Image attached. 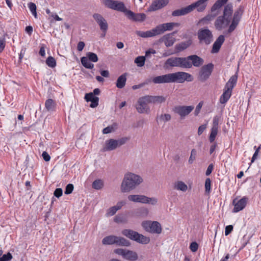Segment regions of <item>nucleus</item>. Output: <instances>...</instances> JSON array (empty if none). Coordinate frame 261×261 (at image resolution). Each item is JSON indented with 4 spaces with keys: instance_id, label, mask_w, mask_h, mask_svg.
<instances>
[{
    "instance_id": "obj_51",
    "label": "nucleus",
    "mask_w": 261,
    "mask_h": 261,
    "mask_svg": "<svg viewBox=\"0 0 261 261\" xmlns=\"http://www.w3.org/2000/svg\"><path fill=\"white\" fill-rule=\"evenodd\" d=\"M171 119V116L169 114H163L160 116V119L163 122L169 121Z\"/></svg>"
},
{
    "instance_id": "obj_5",
    "label": "nucleus",
    "mask_w": 261,
    "mask_h": 261,
    "mask_svg": "<svg viewBox=\"0 0 261 261\" xmlns=\"http://www.w3.org/2000/svg\"><path fill=\"white\" fill-rule=\"evenodd\" d=\"M141 226L147 232L160 234L162 232L161 224L156 221L145 220L141 223Z\"/></svg>"
},
{
    "instance_id": "obj_37",
    "label": "nucleus",
    "mask_w": 261,
    "mask_h": 261,
    "mask_svg": "<svg viewBox=\"0 0 261 261\" xmlns=\"http://www.w3.org/2000/svg\"><path fill=\"white\" fill-rule=\"evenodd\" d=\"M191 44V41L188 40L186 42H181L176 45V49L178 51H180L188 48Z\"/></svg>"
},
{
    "instance_id": "obj_22",
    "label": "nucleus",
    "mask_w": 261,
    "mask_h": 261,
    "mask_svg": "<svg viewBox=\"0 0 261 261\" xmlns=\"http://www.w3.org/2000/svg\"><path fill=\"white\" fill-rule=\"evenodd\" d=\"M179 57H171L167 60L164 64V67L168 68L169 67H179Z\"/></svg>"
},
{
    "instance_id": "obj_58",
    "label": "nucleus",
    "mask_w": 261,
    "mask_h": 261,
    "mask_svg": "<svg viewBox=\"0 0 261 261\" xmlns=\"http://www.w3.org/2000/svg\"><path fill=\"white\" fill-rule=\"evenodd\" d=\"M125 204V202L124 201H120L118 202L114 206L115 207L117 211H119L122 208V207Z\"/></svg>"
},
{
    "instance_id": "obj_50",
    "label": "nucleus",
    "mask_w": 261,
    "mask_h": 261,
    "mask_svg": "<svg viewBox=\"0 0 261 261\" xmlns=\"http://www.w3.org/2000/svg\"><path fill=\"white\" fill-rule=\"evenodd\" d=\"M140 215L146 217L149 215V210L145 207H142L139 209Z\"/></svg>"
},
{
    "instance_id": "obj_21",
    "label": "nucleus",
    "mask_w": 261,
    "mask_h": 261,
    "mask_svg": "<svg viewBox=\"0 0 261 261\" xmlns=\"http://www.w3.org/2000/svg\"><path fill=\"white\" fill-rule=\"evenodd\" d=\"M225 40V37L223 35H220L215 41L213 45L211 53L213 54L217 53L219 51L222 44L223 43Z\"/></svg>"
},
{
    "instance_id": "obj_36",
    "label": "nucleus",
    "mask_w": 261,
    "mask_h": 261,
    "mask_svg": "<svg viewBox=\"0 0 261 261\" xmlns=\"http://www.w3.org/2000/svg\"><path fill=\"white\" fill-rule=\"evenodd\" d=\"M45 106L48 111H54L55 110L56 104L53 99H48L46 101Z\"/></svg>"
},
{
    "instance_id": "obj_33",
    "label": "nucleus",
    "mask_w": 261,
    "mask_h": 261,
    "mask_svg": "<svg viewBox=\"0 0 261 261\" xmlns=\"http://www.w3.org/2000/svg\"><path fill=\"white\" fill-rule=\"evenodd\" d=\"M116 236H109L105 237L102 240L103 245L116 244Z\"/></svg>"
},
{
    "instance_id": "obj_38",
    "label": "nucleus",
    "mask_w": 261,
    "mask_h": 261,
    "mask_svg": "<svg viewBox=\"0 0 261 261\" xmlns=\"http://www.w3.org/2000/svg\"><path fill=\"white\" fill-rule=\"evenodd\" d=\"M81 63L83 66L86 68L92 69L94 67V65L90 63L89 59L85 57H83L81 58Z\"/></svg>"
},
{
    "instance_id": "obj_13",
    "label": "nucleus",
    "mask_w": 261,
    "mask_h": 261,
    "mask_svg": "<svg viewBox=\"0 0 261 261\" xmlns=\"http://www.w3.org/2000/svg\"><path fill=\"white\" fill-rule=\"evenodd\" d=\"M179 26V23L176 22H169L163 23L157 25L154 28L156 35H159L164 33L165 31H171L174 27Z\"/></svg>"
},
{
    "instance_id": "obj_15",
    "label": "nucleus",
    "mask_w": 261,
    "mask_h": 261,
    "mask_svg": "<svg viewBox=\"0 0 261 261\" xmlns=\"http://www.w3.org/2000/svg\"><path fill=\"white\" fill-rule=\"evenodd\" d=\"M93 17L99 25L100 30L105 33L108 28V24L106 20L103 18L102 16L97 13L94 14ZM105 35V34L103 35V36Z\"/></svg>"
},
{
    "instance_id": "obj_3",
    "label": "nucleus",
    "mask_w": 261,
    "mask_h": 261,
    "mask_svg": "<svg viewBox=\"0 0 261 261\" xmlns=\"http://www.w3.org/2000/svg\"><path fill=\"white\" fill-rule=\"evenodd\" d=\"M128 201L135 203H141L151 205H156L158 203V199L156 197H150L145 195L130 194L127 196Z\"/></svg>"
},
{
    "instance_id": "obj_54",
    "label": "nucleus",
    "mask_w": 261,
    "mask_h": 261,
    "mask_svg": "<svg viewBox=\"0 0 261 261\" xmlns=\"http://www.w3.org/2000/svg\"><path fill=\"white\" fill-rule=\"evenodd\" d=\"M122 12L125 13V15L127 16V17L129 19L134 20V18L135 17L136 14L133 13L132 11H131L130 10H127L125 8V10L123 11Z\"/></svg>"
},
{
    "instance_id": "obj_25",
    "label": "nucleus",
    "mask_w": 261,
    "mask_h": 261,
    "mask_svg": "<svg viewBox=\"0 0 261 261\" xmlns=\"http://www.w3.org/2000/svg\"><path fill=\"white\" fill-rule=\"evenodd\" d=\"M189 59L192 66L193 65L195 67H199L203 63V60L197 55L189 56Z\"/></svg>"
},
{
    "instance_id": "obj_6",
    "label": "nucleus",
    "mask_w": 261,
    "mask_h": 261,
    "mask_svg": "<svg viewBox=\"0 0 261 261\" xmlns=\"http://www.w3.org/2000/svg\"><path fill=\"white\" fill-rule=\"evenodd\" d=\"M113 252L115 254L121 256L124 259L127 261H137L139 259L138 253L132 250L118 248L115 249Z\"/></svg>"
},
{
    "instance_id": "obj_44",
    "label": "nucleus",
    "mask_w": 261,
    "mask_h": 261,
    "mask_svg": "<svg viewBox=\"0 0 261 261\" xmlns=\"http://www.w3.org/2000/svg\"><path fill=\"white\" fill-rule=\"evenodd\" d=\"M46 64L50 67H55L56 65V62L52 57H49L46 60Z\"/></svg>"
},
{
    "instance_id": "obj_9",
    "label": "nucleus",
    "mask_w": 261,
    "mask_h": 261,
    "mask_svg": "<svg viewBox=\"0 0 261 261\" xmlns=\"http://www.w3.org/2000/svg\"><path fill=\"white\" fill-rule=\"evenodd\" d=\"M171 83H183L185 81H192V75L185 72H177L170 73Z\"/></svg>"
},
{
    "instance_id": "obj_26",
    "label": "nucleus",
    "mask_w": 261,
    "mask_h": 261,
    "mask_svg": "<svg viewBox=\"0 0 261 261\" xmlns=\"http://www.w3.org/2000/svg\"><path fill=\"white\" fill-rule=\"evenodd\" d=\"M150 103H162L165 102L166 100V96L163 95H148Z\"/></svg>"
},
{
    "instance_id": "obj_18",
    "label": "nucleus",
    "mask_w": 261,
    "mask_h": 261,
    "mask_svg": "<svg viewBox=\"0 0 261 261\" xmlns=\"http://www.w3.org/2000/svg\"><path fill=\"white\" fill-rule=\"evenodd\" d=\"M208 0H198L190 5L191 11L196 9L198 12L203 11L207 6V2Z\"/></svg>"
},
{
    "instance_id": "obj_14",
    "label": "nucleus",
    "mask_w": 261,
    "mask_h": 261,
    "mask_svg": "<svg viewBox=\"0 0 261 261\" xmlns=\"http://www.w3.org/2000/svg\"><path fill=\"white\" fill-rule=\"evenodd\" d=\"M248 199L246 197H243L240 200L234 199L232 201V204L234 208L232 210L233 213H238L243 210L247 205Z\"/></svg>"
},
{
    "instance_id": "obj_63",
    "label": "nucleus",
    "mask_w": 261,
    "mask_h": 261,
    "mask_svg": "<svg viewBox=\"0 0 261 261\" xmlns=\"http://www.w3.org/2000/svg\"><path fill=\"white\" fill-rule=\"evenodd\" d=\"M232 229H233L232 225H229L226 226L225 227V236L228 235L232 231Z\"/></svg>"
},
{
    "instance_id": "obj_12",
    "label": "nucleus",
    "mask_w": 261,
    "mask_h": 261,
    "mask_svg": "<svg viewBox=\"0 0 261 261\" xmlns=\"http://www.w3.org/2000/svg\"><path fill=\"white\" fill-rule=\"evenodd\" d=\"M194 109L193 106H177L173 109V112L184 118L188 116Z\"/></svg>"
},
{
    "instance_id": "obj_20",
    "label": "nucleus",
    "mask_w": 261,
    "mask_h": 261,
    "mask_svg": "<svg viewBox=\"0 0 261 261\" xmlns=\"http://www.w3.org/2000/svg\"><path fill=\"white\" fill-rule=\"evenodd\" d=\"M152 81L154 84H163L171 83L170 73L154 77Z\"/></svg>"
},
{
    "instance_id": "obj_16",
    "label": "nucleus",
    "mask_w": 261,
    "mask_h": 261,
    "mask_svg": "<svg viewBox=\"0 0 261 261\" xmlns=\"http://www.w3.org/2000/svg\"><path fill=\"white\" fill-rule=\"evenodd\" d=\"M169 0H154L148 8L147 11L152 12L158 10L168 5Z\"/></svg>"
},
{
    "instance_id": "obj_42",
    "label": "nucleus",
    "mask_w": 261,
    "mask_h": 261,
    "mask_svg": "<svg viewBox=\"0 0 261 261\" xmlns=\"http://www.w3.org/2000/svg\"><path fill=\"white\" fill-rule=\"evenodd\" d=\"M232 7L231 5H227L225 7L224 10V17L228 18L232 14Z\"/></svg>"
},
{
    "instance_id": "obj_34",
    "label": "nucleus",
    "mask_w": 261,
    "mask_h": 261,
    "mask_svg": "<svg viewBox=\"0 0 261 261\" xmlns=\"http://www.w3.org/2000/svg\"><path fill=\"white\" fill-rule=\"evenodd\" d=\"M126 74H123L120 75L116 82V86L118 88L121 89L123 88L126 84Z\"/></svg>"
},
{
    "instance_id": "obj_27",
    "label": "nucleus",
    "mask_w": 261,
    "mask_h": 261,
    "mask_svg": "<svg viewBox=\"0 0 261 261\" xmlns=\"http://www.w3.org/2000/svg\"><path fill=\"white\" fill-rule=\"evenodd\" d=\"M136 34L139 37L142 38L152 37L156 36L154 28L146 32L137 31Z\"/></svg>"
},
{
    "instance_id": "obj_45",
    "label": "nucleus",
    "mask_w": 261,
    "mask_h": 261,
    "mask_svg": "<svg viewBox=\"0 0 261 261\" xmlns=\"http://www.w3.org/2000/svg\"><path fill=\"white\" fill-rule=\"evenodd\" d=\"M228 0H218L212 8V10L219 9L225 4Z\"/></svg>"
},
{
    "instance_id": "obj_35",
    "label": "nucleus",
    "mask_w": 261,
    "mask_h": 261,
    "mask_svg": "<svg viewBox=\"0 0 261 261\" xmlns=\"http://www.w3.org/2000/svg\"><path fill=\"white\" fill-rule=\"evenodd\" d=\"M237 75H232L228 82L226 83L225 88L227 89H229L230 90H232V89L233 88L234 86H235L237 81Z\"/></svg>"
},
{
    "instance_id": "obj_62",
    "label": "nucleus",
    "mask_w": 261,
    "mask_h": 261,
    "mask_svg": "<svg viewBox=\"0 0 261 261\" xmlns=\"http://www.w3.org/2000/svg\"><path fill=\"white\" fill-rule=\"evenodd\" d=\"M202 106H203V102L202 101L200 102L197 105V106L196 107L195 110V115H197L199 113V112H200V111Z\"/></svg>"
},
{
    "instance_id": "obj_2",
    "label": "nucleus",
    "mask_w": 261,
    "mask_h": 261,
    "mask_svg": "<svg viewBox=\"0 0 261 261\" xmlns=\"http://www.w3.org/2000/svg\"><path fill=\"white\" fill-rule=\"evenodd\" d=\"M122 234L127 238L142 245H147L150 242L149 237L144 236L132 229H123L122 231Z\"/></svg>"
},
{
    "instance_id": "obj_49",
    "label": "nucleus",
    "mask_w": 261,
    "mask_h": 261,
    "mask_svg": "<svg viewBox=\"0 0 261 261\" xmlns=\"http://www.w3.org/2000/svg\"><path fill=\"white\" fill-rule=\"evenodd\" d=\"M117 211L115 207L114 206H112L107 210L106 216L107 217L112 216L114 215Z\"/></svg>"
},
{
    "instance_id": "obj_23",
    "label": "nucleus",
    "mask_w": 261,
    "mask_h": 261,
    "mask_svg": "<svg viewBox=\"0 0 261 261\" xmlns=\"http://www.w3.org/2000/svg\"><path fill=\"white\" fill-rule=\"evenodd\" d=\"M173 189L176 191L186 192L188 190V185L181 180H177L173 184Z\"/></svg>"
},
{
    "instance_id": "obj_8",
    "label": "nucleus",
    "mask_w": 261,
    "mask_h": 261,
    "mask_svg": "<svg viewBox=\"0 0 261 261\" xmlns=\"http://www.w3.org/2000/svg\"><path fill=\"white\" fill-rule=\"evenodd\" d=\"M148 103H150L148 95L139 98L136 106L137 112L140 114H149L150 109Z\"/></svg>"
},
{
    "instance_id": "obj_39",
    "label": "nucleus",
    "mask_w": 261,
    "mask_h": 261,
    "mask_svg": "<svg viewBox=\"0 0 261 261\" xmlns=\"http://www.w3.org/2000/svg\"><path fill=\"white\" fill-rule=\"evenodd\" d=\"M114 221L117 223H125L127 221L125 216L124 214H119L115 217Z\"/></svg>"
},
{
    "instance_id": "obj_43",
    "label": "nucleus",
    "mask_w": 261,
    "mask_h": 261,
    "mask_svg": "<svg viewBox=\"0 0 261 261\" xmlns=\"http://www.w3.org/2000/svg\"><path fill=\"white\" fill-rule=\"evenodd\" d=\"M87 58L89 59V60L93 62H96L98 61V57L96 54L91 52H88L86 54Z\"/></svg>"
},
{
    "instance_id": "obj_1",
    "label": "nucleus",
    "mask_w": 261,
    "mask_h": 261,
    "mask_svg": "<svg viewBox=\"0 0 261 261\" xmlns=\"http://www.w3.org/2000/svg\"><path fill=\"white\" fill-rule=\"evenodd\" d=\"M143 182V178L140 175L127 172L124 174L121 183L120 191L123 193L129 192L135 190Z\"/></svg>"
},
{
    "instance_id": "obj_4",
    "label": "nucleus",
    "mask_w": 261,
    "mask_h": 261,
    "mask_svg": "<svg viewBox=\"0 0 261 261\" xmlns=\"http://www.w3.org/2000/svg\"><path fill=\"white\" fill-rule=\"evenodd\" d=\"M128 140V139L126 137L121 138L117 140L114 139H108L102 145L101 150L103 152L114 150L124 144Z\"/></svg>"
},
{
    "instance_id": "obj_41",
    "label": "nucleus",
    "mask_w": 261,
    "mask_h": 261,
    "mask_svg": "<svg viewBox=\"0 0 261 261\" xmlns=\"http://www.w3.org/2000/svg\"><path fill=\"white\" fill-rule=\"evenodd\" d=\"M145 61V57L144 56H139L137 57L135 60V63L137 64L139 67H142L144 65Z\"/></svg>"
},
{
    "instance_id": "obj_57",
    "label": "nucleus",
    "mask_w": 261,
    "mask_h": 261,
    "mask_svg": "<svg viewBox=\"0 0 261 261\" xmlns=\"http://www.w3.org/2000/svg\"><path fill=\"white\" fill-rule=\"evenodd\" d=\"M73 189L74 187L72 184H68L66 187L65 194L67 195L71 194L72 192Z\"/></svg>"
},
{
    "instance_id": "obj_61",
    "label": "nucleus",
    "mask_w": 261,
    "mask_h": 261,
    "mask_svg": "<svg viewBox=\"0 0 261 261\" xmlns=\"http://www.w3.org/2000/svg\"><path fill=\"white\" fill-rule=\"evenodd\" d=\"M63 191L61 188H57L54 191V195L57 197L59 198L62 195Z\"/></svg>"
},
{
    "instance_id": "obj_17",
    "label": "nucleus",
    "mask_w": 261,
    "mask_h": 261,
    "mask_svg": "<svg viewBox=\"0 0 261 261\" xmlns=\"http://www.w3.org/2000/svg\"><path fill=\"white\" fill-rule=\"evenodd\" d=\"M174 34V33L166 34L160 39L159 41L164 43L166 47L171 46L176 41Z\"/></svg>"
},
{
    "instance_id": "obj_10",
    "label": "nucleus",
    "mask_w": 261,
    "mask_h": 261,
    "mask_svg": "<svg viewBox=\"0 0 261 261\" xmlns=\"http://www.w3.org/2000/svg\"><path fill=\"white\" fill-rule=\"evenodd\" d=\"M213 67V64L212 63L202 66L198 73V80L200 81L204 82L208 79L212 73Z\"/></svg>"
},
{
    "instance_id": "obj_32",
    "label": "nucleus",
    "mask_w": 261,
    "mask_h": 261,
    "mask_svg": "<svg viewBox=\"0 0 261 261\" xmlns=\"http://www.w3.org/2000/svg\"><path fill=\"white\" fill-rule=\"evenodd\" d=\"M179 67L190 68L192 67V64L189 61V56L187 58L179 57Z\"/></svg>"
},
{
    "instance_id": "obj_11",
    "label": "nucleus",
    "mask_w": 261,
    "mask_h": 261,
    "mask_svg": "<svg viewBox=\"0 0 261 261\" xmlns=\"http://www.w3.org/2000/svg\"><path fill=\"white\" fill-rule=\"evenodd\" d=\"M103 5L110 9L122 12L125 10V7L123 2L118 1L103 0Z\"/></svg>"
},
{
    "instance_id": "obj_55",
    "label": "nucleus",
    "mask_w": 261,
    "mask_h": 261,
    "mask_svg": "<svg viewBox=\"0 0 261 261\" xmlns=\"http://www.w3.org/2000/svg\"><path fill=\"white\" fill-rule=\"evenodd\" d=\"M211 180L210 178H207L205 179V192L207 193H209L211 191Z\"/></svg>"
},
{
    "instance_id": "obj_47",
    "label": "nucleus",
    "mask_w": 261,
    "mask_h": 261,
    "mask_svg": "<svg viewBox=\"0 0 261 261\" xmlns=\"http://www.w3.org/2000/svg\"><path fill=\"white\" fill-rule=\"evenodd\" d=\"M28 6L33 15L34 16L35 18H37V14L36 12V5L34 3L31 2L28 4Z\"/></svg>"
},
{
    "instance_id": "obj_64",
    "label": "nucleus",
    "mask_w": 261,
    "mask_h": 261,
    "mask_svg": "<svg viewBox=\"0 0 261 261\" xmlns=\"http://www.w3.org/2000/svg\"><path fill=\"white\" fill-rule=\"evenodd\" d=\"M85 46V43L83 41H80L77 45V49L79 51H81Z\"/></svg>"
},
{
    "instance_id": "obj_28",
    "label": "nucleus",
    "mask_w": 261,
    "mask_h": 261,
    "mask_svg": "<svg viewBox=\"0 0 261 261\" xmlns=\"http://www.w3.org/2000/svg\"><path fill=\"white\" fill-rule=\"evenodd\" d=\"M232 90L224 88V92L220 96L219 102L221 104H225L230 98L231 95Z\"/></svg>"
},
{
    "instance_id": "obj_29",
    "label": "nucleus",
    "mask_w": 261,
    "mask_h": 261,
    "mask_svg": "<svg viewBox=\"0 0 261 261\" xmlns=\"http://www.w3.org/2000/svg\"><path fill=\"white\" fill-rule=\"evenodd\" d=\"M228 22L227 18L219 17L215 22V26L217 29L220 30L226 27Z\"/></svg>"
},
{
    "instance_id": "obj_46",
    "label": "nucleus",
    "mask_w": 261,
    "mask_h": 261,
    "mask_svg": "<svg viewBox=\"0 0 261 261\" xmlns=\"http://www.w3.org/2000/svg\"><path fill=\"white\" fill-rule=\"evenodd\" d=\"M196 150L195 149H193L191 150V154L189 157V159L188 160V163L189 164H192L194 162V161L196 159Z\"/></svg>"
},
{
    "instance_id": "obj_53",
    "label": "nucleus",
    "mask_w": 261,
    "mask_h": 261,
    "mask_svg": "<svg viewBox=\"0 0 261 261\" xmlns=\"http://www.w3.org/2000/svg\"><path fill=\"white\" fill-rule=\"evenodd\" d=\"M116 127L113 126H109L102 130V133L103 134H108L112 132H114L115 130Z\"/></svg>"
},
{
    "instance_id": "obj_31",
    "label": "nucleus",
    "mask_w": 261,
    "mask_h": 261,
    "mask_svg": "<svg viewBox=\"0 0 261 261\" xmlns=\"http://www.w3.org/2000/svg\"><path fill=\"white\" fill-rule=\"evenodd\" d=\"M116 244L118 246L123 247H129L130 246V242L125 238L122 237L116 236Z\"/></svg>"
},
{
    "instance_id": "obj_52",
    "label": "nucleus",
    "mask_w": 261,
    "mask_h": 261,
    "mask_svg": "<svg viewBox=\"0 0 261 261\" xmlns=\"http://www.w3.org/2000/svg\"><path fill=\"white\" fill-rule=\"evenodd\" d=\"M146 18V15L144 13L136 14L135 17L134 18L135 21H142Z\"/></svg>"
},
{
    "instance_id": "obj_24",
    "label": "nucleus",
    "mask_w": 261,
    "mask_h": 261,
    "mask_svg": "<svg viewBox=\"0 0 261 261\" xmlns=\"http://www.w3.org/2000/svg\"><path fill=\"white\" fill-rule=\"evenodd\" d=\"M85 99L87 101H91V103L90 105L91 108H94L96 107L98 104V98L95 96L93 93H88L85 95Z\"/></svg>"
},
{
    "instance_id": "obj_48",
    "label": "nucleus",
    "mask_w": 261,
    "mask_h": 261,
    "mask_svg": "<svg viewBox=\"0 0 261 261\" xmlns=\"http://www.w3.org/2000/svg\"><path fill=\"white\" fill-rule=\"evenodd\" d=\"M218 129L215 127H212L211 129V133L210 136V141L211 142H213L217 135Z\"/></svg>"
},
{
    "instance_id": "obj_19",
    "label": "nucleus",
    "mask_w": 261,
    "mask_h": 261,
    "mask_svg": "<svg viewBox=\"0 0 261 261\" xmlns=\"http://www.w3.org/2000/svg\"><path fill=\"white\" fill-rule=\"evenodd\" d=\"M242 15V11L240 9L235 12L231 24L228 29L229 32H232L238 25Z\"/></svg>"
},
{
    "instance_id": "obj_7",
    "label": "nucleus",
    "mask_w": 261,
    "mask_h": 261,
    "mask_svg": "<svg viewBox=\"0 0 261 261\" xmlns=\"http://www.w3.org/2000/svg\"><path fill=\"white\" fill-rule=\"evenodd\" d=\"M197 37L199 43L201 44L208 45L213 40V35L207 28H201L197 32Z\"/></svg>"
},
{
    "instance_id": "obj_40",
    "label": "nucleus",
    "mask_w": 261,
    "mask_h": 261,
    "mask_svg": "<svg viewBox=\"0 0 261 261\" xmlns=\"http://www.w3.org/2000/svg\"><path fill=\"white\" fill-rule=\"evenodd\" d=\"M103 187V182L100 179L96 180L92 183V187L95 190L101 189Z\"/></svg>"
},
{
    "instance_id": "obj_30",
    "label": "nucleus",
    "mask_w": 261,
    "mask_h": 261,
    "mask_svg": "<svg viewBox=\"0 0 261 261\" xmlns=\"http://www.w3.org/2000/svg\"><path fill=\"white\" fill-rule=\"evenodd\" d=\"M191 11L190 5L188 6L181 8L180 9L176 10L172 12V15L174 16H178L181 15H185L187 14L190 13Z\"/></svg>"
},
{
    "instance_id": "obj_56",
    "label": "nucleus",
    "mask_w": 261,
    "mask_h": 261,
    "mask_svg": "<svg viewBox=\"0 0 261 261\" xmlns=\"http://www.w3.org/2000/svg\"><path fill=\"white\" fill-rule=\"evenodd\" d=\"M12 258V255L10 253L3 255L0 257V261H10Z\"/></svg>"
},
{
    "instance_id": "obj_59",
    "label": "nucleus",
    "mask_w": 261,
    "mask_h": 261,
    "mask_svg": "<svg viewBox=\"0 0 261 261\" xmlns=\"http://www.w3.org/2000/svg\"><path fill=\"white\" fill-rule=\"evenodd\" d=\"M198 248V245L196 242H192L190 246V248L192 252H196Z\"/></svg>"
},
{
    "instance_id": "obj_60",
    "label": "nucleus",
    "mask_w": 261,
    "mask_h": 261,
    "mask_svg": "<svg viewBox=\"0 0 261 261\" xmlns=\"http://www.w3.org/2000/svg\"><path fill=\"white\" fill-rule=\"evenodd\" d=\"M5 38L4 36H3L0 38V51L3 50L5 46Z\"/></svg>"
}]
</instances>
